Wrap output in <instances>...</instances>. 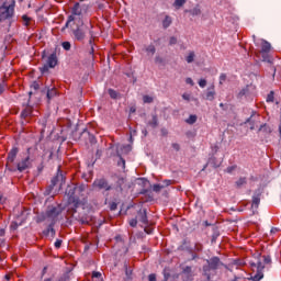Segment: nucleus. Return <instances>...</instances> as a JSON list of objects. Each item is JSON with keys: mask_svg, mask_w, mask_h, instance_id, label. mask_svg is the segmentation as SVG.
<instances>
[{"mask_svg": "<svg viewBox=\"0 0 281 281\" xmlns=\"http://www.w3.org/2000/svg\"><path fill=\"white\" fill-rule=\"evenodd\" d=\"M72 25H82V10L80 4L76 3L72 8V13L69 15L66 22V27H71Z\"/></svg>", "mask_w": 281, "mask_h": 281, "instance_id": "f257e3e1", "label": "nucleus"}, {"mask_svg": "<svg viewBox=\"0 0 281 281\" xmlns=\"http://www.w3.org/2000/svg\"><path fill=\"white\" fill-rule=\"evenodd\" d=\"M256 45L260 47V54L262 55L263 60H267V54L271 52V44L265 40H259L256 42Z\"/></svg>", "mask_w": 281, "mask_h": 281, "instance_id": "f03ea898", "label": "nucleus"}, {"mask_svg": "<svg viewBox=\"0 0 281 281\" xmlns=\"http://www.w3.org/2000/svg\"><path fill=\"white\" fill-rule=\"evenodd\" d=\"M14 14V7L9 5H2L0 7V22L5 21V19H10Z\"/></svg>", "mask_w": 281, "mask_h": 281, "instance_id": "7ed1b4c3", "label": "nucleus"}, {"mask_svg": "<svg viewBox=\"0 0 281 281\" xmlns=\"http://www.w3.org/2000/svg\"><path fill=\"white\" fill-rule=\"evenodd\" d=\"M58 65V57H56V53H53L46 60V65L41 68L42 74H45L47 71V67L50 69H54Z\"/></svg>", "mask_w": 281, "mask_h": 281, "instance_id": "20e7f679", "label": "nucleus"}, {"mask_svg": "<svg viewBox=\"0 0 281 281\" xmlns=\"http://www.w3.org/2000/svg\"><path fill=\"white\" fill-rule=\"evenodd\" d=\"M93 186L99 190H111V187L109 186V183H106V180L104 179L95 180Z\"/></svg>", "mask_w": 281, "mask_h": 281, "instance_id": "39448f33", "label": "nucleus"}, {"mask_svg": "<svg viewBox=\"0 0 281 281\" xmlns=\"http://www.w3.org/2000/svg\"><path fill=\"white\" fill-rule=\"evenodd\" d=\"M27 168H30V157L24 158L18 164V170H20V172H23V170H27Z\"/></svg>", "mask_w": 281, "mask_h": 281, "instance_id": "423d86ee", "label": "nucleus"}, {"mask_svg": "<svg viewBox=\"0 0 281 281\" xmlns=\"http://www.w3.org/2000/svg\"><path fill=\"white\" fill-rule=\"evenodd\" d=\"M170 183V180H165L162 183L154 184L153 190L154 192H160L161 190H164V188H168Z\"/></svg>", "mask_w": 281, "mask_h": 281, "instance_id": "0eeeda50", "label": "nucleus"}, {"mask_svg": "<svg viewBox=\"0 0 281 281\" xmlns=\"http://www.w3.org/2000/svg\"><path fill=\"white\" fill-rule=\"evenodd\" d=\"M77 30L74 32L75 34V38H77V41H82V38H85V31L80 29V25H77Z\"/></svg>", "mask_w": 281, "mask_h": 281, "instance_id": "6e6552de", "label": "nucleus"}, {"mask_svg": "<svg viewBox=\"0 0 281 281\" xmlns=\"http://www.w3.org/2000/svg\"><path fill=\"white\" fill-rule=\"evenodd\" d=\"M58 181H60L59 186H63V183H65V176H63L61 173H57V176L52 181L53 186H56Z\"/></svg>", "mask_w": 281, "mask_h": 281, "instance_id": "1a4fd4ad", "label": "nucleus"}, {"mask_svg": "<svg viewBox=\"0 0 281 281\" xmlns=\"http://www.w3.org/2000/svg\"><path fill=\"white\" fill-rule=\"evenodd\" d=\"M186 12H189L191 16H199L201 14V7L196 5L192 10Z\"/></svg>", "mask_w": 281, "mask_h": 281, "instance_id": "9d476101", "label": "nucleus"}, {"mask_svg": "<svg viewBox=\"0 0 281 281\" xmlns=\"http://www.w3.org/2000/svg\"><path fill=\"white\" fill-rule=\"evenodd\" d=\"M18 153H19V149L16 148L11 149L8 156V161H11V162L14 161Z\"/></svg>", "mask_w": 281, "mask_h": 281, "instance_id": "9b49d317", "label": "nucleus"}, {"mask_svg": "<svg viewBox=\"0 0 281 281\" xmlns=\"http://www.w3.org/2000/svg\"><path fill=\"white\" fill-rule=\"evenodd\" d=\"M183 5H186V0H175L173 2V8H176V10L183 8Z\"/></svg>", "mask_w": 281, "mask_h": 281, "instance_id": "f8f14e48", "label": "nucleus"}, {"mask_svg": "<svg viewBox=\"0 0 281 281\" xmlns=\"http://www.w3.org/2000/svg\"><path fill=\"white\" fill-rule=\"evenodd\" d=\"M172 23V18L171 16H166L165 20L162 21L164 27H170V24Z\"/></svg>", "mask_w": 281, "mask_h": 281, "instance_id": "ddd939ff", "label": "nucleus"}, {"mask_svg": "<svg viewBox=\"0 0 281 281\" xmlns=\"http://www.w3.org/2000/svg\"><path fill=\"white\" fill-rule=\"evenodd\" d=\"M57 90L56 89H50L47 91V98L48 100H52V98H54V95H57Z\"/></svg>", "mask_w": 281, "mask_h": 281, "instance_id": "4468645a", "label": "nucleus"}, {"mask_svg": "<svg viewBox=\"0 0 281 281\" xmlns=\"http://www.w3.org/2000/svg\"><path fill=\"white\" fill-rule=\"evenodd\" d=\"M92 280L102 281V273L93 272L92 273Z\"/></svg>", "mask_w": 281, "mask_h": 281, "instance_id": "2eb2a0df", "label": "nucleus"}, {"mask_svg": "<svg viewBox=\"0 0 281 281\" xmlns=\"http://www.w3.org/2000/svg\"><path fill=\"white\" fill-rule=\"evenodd\" d=\"M186 60L187 63H194V52L189 53Z\"/></svg>", "mask_w": 281, "mask_h": 281, "instance_id": "dca6fc26", "label": "nucleus"}, {"mask_svg": "<svg viewBox=\"0 0 281 281\" xmlns=\"http://www.w3.org/2000/svg\"><path fill=\"white\" fill-rule=\"evenodd\" d=\"M61 47H63L64 49H66V52H69V50L71 49V43H69V42H64V43L61 44Z\"/></svg>", "mask_w": 281, "mask_h": 281, "instance_id": "f3484780", "label": "nucleus"}, {"mask_svg": "<svg viewBox=\"0 0 281 281\" xmlns=\"http://www.w3.org/2000/svg\"><path fill=\"white\" fill-rule=\"evenodd\" d=\"M196 122V115H190L189 119H187V124H194Z\"/></svg>", "mask_w": 281, "mask_h": 281, "instance_id": "a211bd4d", "label": "nucleus"}, {"mask_svg": "<svg viewBox=\"0 0 281 281\" xmlns=\"http://www.w3.org/2000/svg\"><path fill=\"white\" fill-rule=\"evenodd\" d=\"M143 102H145V104H150V102H153V97L144 95Z\"/></svg>", "mask_w": 281, "mask_h": 281, "instance_id": "6ab92c4d", "label": "nucleus"}, {"mask_svg": "<svg viewBox=\"0 0 281 281\" xmlns=\"http://www.w3.org/2000/svg\"><path fill=\"white\" fill-rule=\"evenodd\" d=\"M22 21H23L24 25H30V21H32V19H30V16H27V15H23Z\"/></svg>", "mask_w": 281, "mask_h": 281, "instance_id": "aec40b11", "label": "nucleus"}, {"mask_svg": "<svg viewBox=\"0 0 281 281\" xmlns=\"http://www.w3.org/2000/svg\"><path fill=\"white\" fill-rule=\"evenodd\" d=\"M260 205V198H254L252 199V207H258Z\"/></svg>", "mask_w": 281, "mask_h": 281, "instance_id": "412c9836", "label": "nucleus"}, {"mask_svg": "<svg viewBox=\"0 0 281 281\" xmlns=\"http://www.w3.org/2000/svg\"><path fill=\"white\" fill-rule=\"evenodd\" d=\"M109 95L115 100V98H117V92L113 89H110L109 90Z\"/></svg>", "mask_w": 281, "mask_h": 281, "instance_id": "4be33fe9", "label": "nucleus"}, {"mask_svg": "<svg viewBox=\"0 0 281 281\" xmlns=\"http://www.w3.org/2000/svg\"><path fill=\"white\" fill-rule=\"evenodd\" d=\"M225 80H227V76H225V74H222L220 76V85H223L225 82Z\"/></svg>", "mask_w": 281, "mask_h": 281, "instance_id": "5701e85b", "label": "nucleus"}, {"mask_svg": "<svg viewBox=\"0 0 281 281\" xmlns=\"http://www.w3.org/2000/svg\"><path fill=\"white\" fill-rule=\"evenodd\" d=\"M207 85V81L205 79H200L199 86L204 89V87Z\"/></svg>", "mask_w": 281, "mask_h": 281, "instance_id": "b1692460", "label": "nucleus"}, {"mask_svg": "<svg viewBox=\"0 0 281 281\" xmlns=\"http://www.w3.org/2000/svg\"><path fill=\"white\" fill-rule=\"evenodd\" d=\"M206 100H214V92L210 91L206 93Z\"/></svg>", "mask_w": 281, "mask_h": 281, "instance_id": "393cba45", "label": "nucleus"}, {"mask_svg": "<svg viewBox=\"0 0 281 281\" xmlns=\"http://www.w3.org/2000/svg\"><path fill=\"white\" fill-rule=\"evenodd\" d=\"M267 102H273V91H271L267 97Z\"/></svg>", "mask_w": 281, "mask_h": 281, "instance_id": "a878e982", "label": "nucleus"}, {"mask_svg": "<svg viewBox=\"0 0 281 281\" xmlns=\"http://www.w3.org/2000/svg\"><path fill=\"white\" fill-rule=\"evenodd\" d=\"M147 52L149 53V54H155V46H153V45H150L148 48H147Z\"/></svg>", "mask_w": 281, "mask_h": 281, "instance_id": "bb28decb", "label": "nucleus"}, {"mask_svg": "<svg viewBox=\"0 0 281 281\" xmlns=\"http://www.w3.org/2000/svg\"><path fill=\"white\" fill-rule=\"evenodd\" d=\"M60 245H63V240L57 239V240L55 241V247H56L57 249H59Z\"/></svg>", "mask_w": 281, "mask_h": 281, "instance_id": "cd10ccee", "label": "nucleus"}, {"mask_svg": "<svg viewBox=\"0 0 281 281\" xmlns=\"http://www.w3.org/2000/svg\"><path fill=\"white\" fill-rule=\"evenodd\" d=\"M169 43H170V45H176L177 37H170Z\"/></svg>", "mask_w": 281, "mask_h": 281, "instance_id": "c85d7f7f", "label": "nucleus"}, {"mask_svg": "<svg viewBox=\"0 0 281 281\" xmlns=\"http://www.w3.org/2000/svg\"><path fill=\"white\" fill-rule=\"evenodd\" d=\"M186 82L187 85H191V87L194 85V81L192 80V78H187Z\"/></svg>", "mask_w": 281, "mask_h": 281, "instance_id": "c756f323", "label": "nucleus"}, {"mask_svg": "<svg viewBox=\"0 0 281 281\" xmlns=\"http://www.w3.org/2000/svg\"><path fill=\"white\" fill-rule=\"evenodd\" d=\"M131 227H135L137 225V220L130 221Z\"/></svg>", "mask_w": 281, "mask_h": 281, "instance_id": "7c9ffc66", "label": "nucleus"}, {"mask_svg": "<svg viewBox=\"0 0 281 281\" xmlns=\"http://www.w3.org/2000/svg\"><path fill=\"white\" fill-rule=\"evenodd\" d=\"M148 280L149 281H157V277L155 274H149Z\"/></svg>", "mask_w": 281, "mask_h": 281, "instance_id": "2f4dec72", "label": "nucleus"}, {"mask_svg": "<svg viewBox=\"0 0 281 281\" xmlns=\"http://www.w3.org/2000/svg\"><path fill=\"white\" fill-rule=\"evenodd\" d=\"M183 100L190 101V94L189 93H184L182 94Z\"/></svg>", "mask_w": 281, "mask_h": 281, "instance_id": "473e14b6", "label": "nucleus"}, {"mask_svg": "<svg viewBox=\"0 0 281 281\" xmlns=\"http://www.w3.org/2000/svg\"><path fill=\"white\" fill-rule=\"evenodd\" d=\"M16 227H19V224L15 222H12L11 224V229H16Z\"/></svg>", "mask_w": 281, "mask_h": 281, "instance_id": "72a5a7b5", "label": "nucleus"}, {"mask_svg": "<svg viewBox=\"0 0 281 281\" xmlns=\"http://www.w3.org/2000/svg\"><path fill=\"white\" fill-rule=\"evenodd\" d=\"M0 236H5V229L0 228Z\"/></svg>", "mask_w": 281, "mask_h": 281, "instance_id": "f704fd0d", "label": "nucleus"}, {"mask_svg": "<svg viewBox=\"0 0 281 281\" xmlns=\"http://www.w3.org/2000/svg\"><path fill=\"white\" fill-rule=\"evenodd\" d=\"M80 205H85V202H77L76 207H80Z\"/></svg>", "mask_w": 281, "mask_h": 281, "instance_id": "c9c22d12", "label": "nucleus"}, {"mask_svg": "<svg viewBox=\"0 0 281 281\" xmlns=\"http://www.w3.org/2000/svg\"><path fill=\"white\" fill-rule=\"evenodd\" d=\"M4 91L3 85L0 83V93Z\"/></svg>", "mask_w": 281, "mask_h": 281, "instance_id": "e433bc0d", "label": "nucleus"}, {"mask_svg": "<svg viewBox=\"0 0 281 281\" xmlns=\"http://www.w3.org/2000/svg\"><path fill=\"white\" fill-rule=\"evenodd\" d=\"M121 162L123 164V168H124V166H126V161L121 158Z\"/></svg>", "mask_w": 281, "mask_h": 281, "instance_id": "4c0bfd02", "label": "nucleus"}, {"mask_svg": "<svg viewBox=\"0 0 281 281\" xmlns=\"http://www.w3.org/2000/svg\"><path fill=\"white\" fill-rule=\"evenodd\" d=\"M33 87H34V89H38V85L37 83H34Z\"/></svg>", "mask_w": 281, "mask_h": 281, "instance_id": "58836bf2", "label": "nucleus"}, {"mask_svg": "<svg viewBox=\"0 0 281 281\" xmlns=\"http://www.w3.org/2000/svg\"><path fill=\"white\" fill-rule=\"evenodd\" d=\"M131 113H135V108H131Z\"/></svg>", "mask_w": 281, "mask_h": 281, "instance_id": "ea45409f", "label": "nucleus"}, {"mask_svg": "<svg viewBox=\"0 0 281 281\" xmlns=\"http://www.w3.org/2000/svg\"><path fill=\"white\" fill-rule=\"evenodd\" d=\"M48 232H52V234H54V228H48Z\"/></svg>", "mask_w": 281, "mask_h": 281, "instance_id": "a19ab883", "label": "nucleus"}, {"mask_svg": "<svg viewBox=\"0 0 281 281\" xmlns=\"http://www.w3.org/2000/svg\"><path fill=\"white\" fill-rule=\"evenodd\" d=\"M5 280H10V276H5Z\"/></svg>", "mask_w": 281, "mask_h": 281, "instance_id": "79ce46f5", "label": "nucleus"}, {"mask_svg": "<svg viewBox=\"0 0 281 281\" xmlns=\"http://www.w3.org/2000/svg\"><path fill=\"white\" fill-rule=\"evenodd\" d=\"M143 223H146V218H143Z\"/></svg>", "mask_w": 281, "mask_h": 281, "instance_id": "37998d69", "label": "nucleus"}, {"mask_svg": "<svg viewBox=\"0 0 281 281\" xmlns=\"http://www.w3.org/2000/svg\"><path fill=\"white\" fill-rule=\"evenodd\" d=\"M44 281H52L50 279H45Z\"/></svg>", "mask_w": 281, "mask_h": 281, "instance_id": "c03bdc74", "label": "nucleus"}, {"mask_svg": "<svg viewBox=\"0 0 281 281\" xmlns=\"http://www.w3.org/2000/svg\"><path fill=\"white\" fill-rule=\"evenodd\" d=\"M111 210H115V206H112Z\"/></svg>", "mask_w": 281, "mask_h": 281, "instance_id": "a18cd8bd", "label": "nucleus"}, {"mask_svg": "<svg viewBox=\"0 0 281 281\" xmlns=\"http://www.w3.org/2000/svg\"><path fill=\"white\" fill-rule=\"evenodd\" d=\"M279 131H280V134H281V127L279 128Z\"/></svg>", "mask_w": 281, "mask_h": 281, "instance_id": "49530a36", "label": "nucleus"}, {"mask_svg": "<svg viewBox=\"0 0 281 281\" xmlns=\"http://www.w3.org/2000/svg\"><path fill=\"white\" fill-rule=\"evenodd\" d=\"M20 1H23V0H20Z\"/></svg>", "mask_w": 281, "mask_h": 281, "instance_id": "de8ad7c7", "label": "nucleus"}]
</instances>
